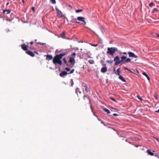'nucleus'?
I'll return each instance as SVG.
<instances>
[{"label":"nucleus","mask_w":159,"mask_h":159,"mask_svg":"<svg viewBox=\"0 0 159 159\" xmlns=\"http://www.w3.org/2000/svg\"><path fill=\"white\" fill-rule=\"evenodd\" d=\"M153 4L154 3L153 2H152L149 3V6L150 7H152L153 5Z\"/></svg>","instance_id":"nucleus-35"},{"label":"nucleus","mask_w":159,"mask_h":159,"mask_svg":"<svg viewBox=\"0 0 159 159\" xmlns=\"http://www.w3.org/2000/svg\"><path fill=\"white\" fill-rule=\"evenodd\" d=\"M9 4V2H7L6 4V5L7 6Z\"/></svg>","instance_id":"nucleus-49"},{"label":"nucleus","mask_w":159,"mask_h":159,"mask_svg":"<svg viewBox=\"0 0 159 159\" xmlns=\"http://www.w3.org/2000/svg\"><path fill=\"white\" fill-rule=\"evenodd\" d=\"M157 37H159V34H157Z\"/></svg>","instance_id":"nucleus-56"},{"label":"nucleus","mask_w":159,"mask_h":159,"mask_svg":"<svg viewBox=\"0 0 159 159\" xmlns=\"http://www.w3.org/2000/svg\"><path fill=\"white\" fill-rule=\"evenodd\" d=\"M120 68H118L116 70V72L117 73V74L118 75H120Z\"/></svg>","instance_id":"nucleus-21"},{"label":"nucleus","mask_w":159,"mask_h":159,"mask_svg":"<svg viewBox=\"0 0 159 159\" xmlns=\"http://www.w3.org/2000/svg\"><path fill=\"white\" fill-rule=\"evenodd\" d=\"M113 115L114 116H119V115L118 114L116 113H114L113 114Z\"/></svg>","instance_id":"nucleus-41"},{"label":"nucleus","mask_w":159,"mask_h":159,"mask_svg":"<svg viewBox=\"0 0 159 159\" xmlns=\"http://www.w3.org/2000/svg\"><path fill=\"white\" fill-rule=\"evenodd\" d=\"M85 90L86 91V92L87 93V92H88L89 91V89L88 88V87H86V88H85Z\"/></svg>","instance_id":"nucleus-36"},{"label":"nucleus","mask_w":159,"mask_h":159,"mask_svg":"<svg viewBox=\"0 0 159 159\" xmlns=\"http://www.w3.org/2000/svg\"><path fill=\"white\" fill-rule=\"evenodd\" d=\"M22 2H23V3H24V0H22Z\"/></svg>","instance_id":"nucleus-57"},{"label":"nucleus","mask_w":159,"mask_h":159,"mask_svg":"<svg viewBox=\"0 0 159 159\" xmlns=\"http://www.w3.org/2000/svg\"><path fill=\"white\" fill-rule=\"evenodd\" d=\"M156 112H159V109L158 110V111H157Z\"/></svg>","instance_id":"nucleus-54"},{"label":"nucleus","mask_w":159,"mask_h":159,"mask_svg":"<svg viewBox=\"0 0 159 159\" xmlns=\"http://www.w3.org/2000/svg\"><path fill=\"white\" fill-rule=\"evenodd\" d=\"M76 53L75 52H73L72 53V54H71V56H72L74 57H75V56L76 55Z\"/></svg>","instance_id":"nucleus-38"},{"label":"nucleus","mask_w":159,"mask_h":159,"mask_svg":"<svg viewBox=\"0 0 159 159\" xmlns=\"http://www.w3.org/2000/svg\"><path fill=\"white\" fill-rule=\"evenodd\" d=\"M103 110L105 112H107V113L108 114H110V111L109 110H108V109H107V108H103Z\"/></svg>","instance_id":"nucleus-19"},{"label":"nucleus","mask_w":159,"mask_h":159,"mask_svg":"<svg viewBox=\"0 0 159 159\" xmlns=\"http://www.w3.org/2000/svg\"><path fill=\"white\" fill-rule=\"evenodd\" d=\"M87 28L89 29L91 31H92L93 32L94 34H95V32L94 31H92L90 28H88V27H87Z\"/></svg>","instance_id":"nucleus-46"},{"label":"nucleus","mask_w":159,"mask_h":159,"mask_svg":"<svg viewBox=\"0 0 159 159\" xmlns=\"http://www.w3.org/2000/svg\"><path fill=\"white\" fill-rule=\"evenodd\" d=\"M26 52L28 54L32 57H34V53L30 51H28Z\"/></svg>","instance_id":"nucleus-11"},{"label":"nucleus","mask_w":159,"mask_h":159,"mask_svg":"<svg viewBox=\"0 0 159 159\" xmlns=\"http://www.w3.org/2000/svg\"><path fill=\"white\" fill-rule=\"evenodd\" d=\"M85 19V18L82 16H79L77 18V20L81 22L83 21V20H84Z\"/></svg>","instance_id":"nucleus-10"},{"label":"nucleus","mask_w":159,"mask_h":159,"mask_svg":"<svg viewBox=\"0 0 159 159\" xmlns=\"http://www.w3.org/2000/svg\"><path fill=\"white\" fill-rule=\"evenodd\" d=\"M69 62L70 63L72 64L73 65H74L75 63V60L74 58L72 57H70Z\"/></svg>","instance_id":"nucleus-9"},{"label":"nucleus","mask_w":159,"mask_h":159,"mask_svg":"<svg viewBox=\"0 0 159 159\" xmlns=\"http://www.w3.org/2000/svg\"><path fill=\"white\" fill-rule=\"evenodd\" d=\"M108 63H112L113 62V61L112 60H107L106 61Z\"/></svg>","instance_id":"nucleus-26"},{"label":"nucleus","mask_w":159,"mask_h":159,"mask_svg":"<svg viewBox=\"0 0 159 159\" xmlns=\"http://www.w3.org/2000/svg\"><path fill=\"white\" fill-rule=\"evenodd\" d=\"M156 140H157V141L159 142V139L157 138H156Z\"/></svg>","instance_id":"nucleus-51"},{"label":"nucleus","mask_w":159,"mask_h":159,"mask_svg":"<svg viewBox=\"0 0 159 159\" xmlns=\"http://www.w3.org/2000/svg\"><path fill=\"white\" fill-rule=\"evenodd\" d=\"M21 46L22 49L24 51H27L28 49V46L26 45L25 44H21Z\"/></svg>","instance_id":"nucleus-6"},{"label":"nucleus","mask_w":159,"mask_h":159,"mask_svg":"<svg viewBox=\"0 0 159 159\" xmlns=\"http://www.w3.org/2000/svg\"><path fill=\"white\" fill-rule=\"evenodd\" d=\"M114 72H115V73H116V70H115V69H114Z\"/></svg>","instance_id":"nucleus-52"},{"label":"nucleus","mask_w":159,"mask_h":159,"mask_svg":"<svg viewBox=\"0 0 159 159\" xmlns=\"http://www.w3.org/2000/svg\"><path fill=\"white\" fill-rule=\"evenodd\" d=\"M65 33L64 32H63L61 34V36H65Z\"/></svg>","instance_id":"nucleus-43"},{"label":"nucleus","mask_w":159,"mask_h":159,"mask_svg":"<svg viewBox=\"0 0 159 159\" xmlns=\"http://www.w3.org/2000/svg\"><path fill=\"white\" fill-rule=\"evenodd\" d=\"M107 70V67H103L101 68V72L102 73H105Z\"/></svg>","instance_id":"nucleus-13"},{"label":"nucleus","mask_w":159,"mask_h":159,"mask_svg":"<svg viewBox=\"0 0 159 159\" xmlns=\"http://www.w3.org/2000/svg\"><path fill=\"white\" fill-rule=\"evenodd\" d=\"M137 97L141 101L142 100V98L141 97H140L139 96L137 95Z\"/></svg>","instance_id":"nucleus-34"},{"label":"nucleus","mask_w":159,"mask_h":159,"mask_svg":"<svg viewBox=\"0 0 159 159\" xmlns=\"http://www.w3.org/2000/svg\"><path fill=\"white\" fill-rule=\"evenodd\" d=\"M119 79L123 82L126 81L125 80L124 78L121 75H120L119 77Z\"/></svg>","instance_id":"nucleus-15"},{"label":"nucleus","mask_w":159,"mask_h":159,"mask_svg":"<svg viewBox=\"0 0 159 159\" xmlns=\"http://www.w3.org/2000/svg\"><path fill=\"white\" fill-rule=\"evenodd\" d=\"M82 22L83 23V24H84V25H85L86 24V22L84 20H83V21H82Z\"/></svg>","instance_id":"nucleus-42"},{"label":"nucleus","mask_w":159,"mask_h":159,"mask_svg":"<svg viewBox=\"0 0 159 159\" xmlns=\"http://www.w3.org/2000/svg\"><path fill=\"white\" fill-rule=\"evenodd\" d=\"M76 18H72L71 20V22L72 23H76L77 24H79L80 23V22L79 21H76Z\"/></svg>","instance_id":"nucleus-12"},{"label":"nucleus","mask_w":159,"mask_h":159,"mask_svg":"<svg viewBox=\"0 0 159 159\" xmlns=\"http://www.w3.org/2000/svg\"><path fill=\"white\" fill-rule=\"evenodd\" d=\"M85 97H86V96H84V97H83V98H84V99H85Z\"/></svg>","instance_id":"nucleus-55"},{"label":"nucleus","mask_w":159,"mask_h":159,"mask_svg":"<svg viewBox=\"0 0 159 159\" xmlns=\"http://www.w3.org/2000/svg\"><path fill=\"white\" fill-rule=\"evenodd\" d=\"M50 2L53 4H55L56 3L55 0H50Z\"/></svg>","instance_id":"nucleus-27"},{"label":"nucleus","mask_w":159,"mask_h":159,"mask_svg":"<svg viewBox=\"0 0 159 159\" xmlns=\"http://www.w3.org/2000/svg\"><path fill=\"white\" fill-rule=\"evenodd\" d=\"M63 60L64 63L66 64V61L65 58H64L63 59Z\"/></svg>","instance_id":"nucleus-37"},{"label":"nucleus","mask_w":159,"mask_h":159,"mask_svg":"<svg viewBox=\"0 0 159 159\" xmlns=\"http://www.w3.org/2000/svg\"><path fill=\"white\" fill-rule=\"evenodd\" d=\"M128 53L129 54V57L134 58H138V57L137 55H135L134 53L132 52H129Z\"/></svg>","instance_id":"nucleus-4"},{"label":"nucleus","mask_w":159,"mask_h":159,"mask_svg":"<svg viewBox=\"0 0 159 159\" xmlns=\"http://www.w3.org/2000/svg\"><path fill=\"white\" fill-rule=\"evenodd\" d=\"M100 29L102 34H103L104 32L105 31V30L104 28H103V27H102V26H101L100 28Z\"/></svg>","instance_id":"nucleus-24"},{"label":"nucleus","mask_w":159,"mask_h":159,"mask_svg":"<svg viewBox=\"0 0 159 159\" xmlns=\"http://www.w3.org/2000/svg\"><path fill=\"white\" fill-rule=\"evenodd\" d=\"M154 97L156 99H158L157 95L156 94V93L154 94Z\"/></svg>","instance_id":"nucleus-33"},{"label":"nucleus","mask_w":159,"mask_h":159,"mask_svg":"<svg viewBox=\"0 0 159 159\" xmlns=\"http://www.w3.org/2000/svg\"><path fill=\"white\" fill-rule=\"evenodd\" d=\"M65 69L67 71H69L70 70V69L68 68H66Z\"/></svg>","instance_id":"nucleus-40"},{"label":"nucleus","mask_w":159,"mask_h":159,"mask_svg":"<svg viewBox=\"0 0 159 159\" xmlns=\"http://www.w3.org/2000/svg\"><path fill=\"white\" fill-rule=\"evenodd\" d=\"M38 44H40L42 45H44L46 44L45 43H42L41 42H38L37 43Z\"/></svg>","instance_id":"nucleus-31"},{"label":"nucleus","mask_w":159,"mask_h":159,"mask_svg":"<svg viewBox=\"0 0 159 159\" xmlns=\"http://www.w3.org/2000/svg\"><path fill=\"white\" fill-rule=\"evenodd\" d=\"M69 7H71V6L69 5Z\"/></svg>","instance_id":"nucleus-59"},{"label":"nucleus","mask_w":159,"mask_h":159,"mask_svg":"<svg viewBox=\"0 0 159 159\" xmlns=\"http://www.w3.org/2000/svg\"><path fill=\"white\" fill-rule=\"evenodd\" d=\"M66 54V53H63L56 55L53 59V63L55 65L58 64L59 65H61L62 64V62L61 60V59Z\"/></svg>","instance_id":"nucleus-1"},{"label":"nucleus","mask_w":159,"mask_h":159,"mask_svg":"<svg viewBox=\"0 0 159 159\" xmlns=\"http://www.w3.org/2000/svg\"><path fill=\"white\" fill-rule=\"evenodd\" d=\"M91 109L92 111V112H93V108H92V107H91Z\"/></svg>","instance_id":"nucleus-53"},{"label":"nucleus","mask_w":159,"mask_h":159,"mask_svg":"<svg viewBox=\"0 0 159 159\" xmlns=\"http://www.w3.org/2000/svg\"><path fill=\"white\" fill-rule=\"evenodd\" d=\"M32 10H33V11H34L35 10V7H32Z\"/></svg>","instance_id":"nucleus-47"},{"label":"nucleus","mask_w":159,"mask_h":159,"mask_svg":"<svg viewBox=\"0 0 159 159\" xmlns=\"http://www.w3.org/2000/svg\"><path fill=\"white\" fill-rule=\"evenodd\" d=\"M83 11V9H77L76 10L75 12L77 13H78L80 12H81L82 11Z\"/></svg>","instance_id":"nucleus-25"},{"label":"nucleus","mask_w":159,"mask_h":159,"mask_svg":"<svg viewBox=\"0 0 159 159\" xmlns=\"http://www.w3.org/2000/svg\"><path fill=\"white\" fill-rule=\"evenodd\" d=\"M74 69H73L72 70H71L70 71V72L69 73H68V74H72V73H73V72H74Z\"/></svg>","instance_id":"nucleus-32"},{"label":"nucleus","mask_w":159,"mask_h":159,"mask_svg":"<svg viewBox=\"0 0 159 159\" xmlns=\"http://www.w3.org/2000/svg\"><path fill=\"white\" fill-rule=\"evenodd\" d=\"M129 71L131 73H133V72L131 70H130V71Z\"/></svg>","instance_id":"nucleus-58"},{"label":"nucleus","mask_w":159,"mask_h":159,"mask_svg":"<svg viewBox=\"0 0 159 159\" xmlns=\"http://www.w3.org/2000/svg\"><path fill=\"white\" fill-rule=\"evenodd\" d=\"M107 50V53L113 56L118 49L116 47H111L108 48Z\"/></svg>","instance_id":"nucleus-2"},{"label":"nucleus","mask_w":159,"mask_h":159,"mask_svg":"<svg viewBox=\"0 0 159 159\" xmlns=\"http://www.w3.org/2000/svg\"><path fill=\"white\" fill-rule=\"evenodd\" d=\"M68 73L66 71H63L60 73L59 75L61 77H63L64 76L66 75Z\"/></svg>","instance_id":"nucleus-7"},{"label":"nucleus","mask_w":159,"mask_h":159,"mask_svg":"<svg viewBox=\"0 0 159 159\" xmlns=\"http://www.w3.org/2000/svg\"><path fill=\"white\" fill-rule=\"evenodd\" d=\"M123 54H124V55H127V53H126V52H123Z\"/></svg>","instance_id":"nucleus-48"},{"label":"nucleus","mask_w":159,"mask_h":159,"mask_svg":"<svg viewBox=\"0 0 159 159\" xmlns=\"http://www.w3.org/2000/svg\"><path fill=\"white\" fill-rule=\"evenodd\" d=\"M75 92L78 95V93H79L80 94L81 93V92L80 91L79 88H77L75 89Z\"/></svg>","instance_id":"nucleus-20"},{"label":"nucleus","mask_w":159,"mask_h":159,"mask_svg":"<svg viewBox=\"0 0 159 159\" xmlns=\"http://www.w3.org/2000/svg\"><path fill=\"white\" fill-rule=\"evenodd\" d=\"M47 59L51 60L52 58V57L51 55H47L46 56Z\"/></svg>","instance_id":"nucleus-16"},{"label":"nucleus","mask_w":159,"mask_h":159,"mask_svg":"<svg viewBox=\"0 0 159 159\" xmlns=\"http://www.w3.org/2000/svg\"><path fill=\"white\" fill-rule=\"evenodd\" d=\"M142 74L144 75V76H145L147 78V79H148V80H150V78H149V76L145 72H143V73H142Z\"/></svg>","instance_id":"nucleus-18"},{"label":"nucleus","mask_w":159,"mask_h":159,"mask_svg":"<svg viewBox=\"0 0 159 159\" xmlns=\"http://www.w3.org/2000/svg\"><path fill=\"white\" fill-rule=\"evenodd\" d=\"M70 82L71 83V86H73V85L74 84V82H73V80L72 79H71Z\"/></svg>","instance_id":"nucleus-29"},{"label":"nucleus","mask_w":159,"mask_h":159,"mask_svg":"<svg viewBox=\"0 0 159 159\" xmlns=\"http://www.w3.org/2000/svg\"><path fill=\"white\" fill-rule=\"evenodd\" d=\"M83 86L85 88L86 87H87V85L85 84H83Z\"/></svg>","instance_id":"nucleus-39"},{"label":"nucleus","mask_w":159,"mask_h":159,"mask_svg":"<svg viewBox=\"0 0 159 159\" xmlns=\"http://www.w3.org/2000/svg\"><path fill=\"white\" fill-rule=\"evenodd\" d=\"M92 46H94V47H96L98 46V45L97 44H92Z\"/></svg>","instance_id":"nucleus-45"},{"label":"nucleus","mask_w":159,"mask_h":159,"mask_svg":"<svg viewBox=\"0 0 159 159\" xmlns=\"http://www.w3.org/2000/svg\"><path fill=\"white\" fill-rule=\"evenodd\" d=\"M121 60H120L121 63L123 62L124 63L125 62V61L127 58L125 56H122L120 57Z\"/></svg>","instance_id":"nucleus-8"},{"label":"nucleus","mask_w":159,"mask_h":159,"mask_svg":"<svg viewBox=\"0 0 159 159\" xmlns=\"http://www.w3.org/2000/svg\"><path fill=\"white\" fill-rule=\"evenodd\" d=\"M124 69L126 70H129V71H130V70L129 69H128L126 67H125L124 68Z\"/></svg>","instance_id":"nucleus-44"},{"label":"nucleus","mask_w":159,"mask_h":159,"mask_svg":"<svg viewBox=\"0 0 159 159\" xmlns=\"http://www.w3.org/2000/svg\"><path fill=\"white\" fill-rule=\"evenodd\" d=\"M110 98L111 100H112L113 101L115 102H116V100L113 98H112V97H110Z\"/></svg>","instance_id":"nucleus-30"},{"label":"nucleus","mask_w":159,"mask_h":159,"mask_svg":"<svg viewBox=\"0 0 159 159\" xmlns=\"http://www.w3.org/2000/svg\"><path fill=\"white\" fill-rule=\"evenodd\" d=\"M33 42H30V44L31 45V44H33Z\"/></svg>","instance_id":"nucleus-50"},{"label":"nucleus","mask_w":159,"mask_h":159,"mask_svg":"<svg viewBox=\"0 0 159 159\" xmlns=\"http://www.w3.org/2000/svg\"><path fill=\"white\" fill-rule=\"evenodd\" d=\"M114 61L115 62V65H117L120 64V57L118 56H116L114 58Z\"/></svg>","instance_id":"nucleus-3"},{"label":"nucleus","mask_w":159,"mask_h":159,"mask_svg":"<svg viewBox=\"0 0 159 159\" xmlns=\"http://www.w3.org/2000/svg\"><path fill=\"white\" fill-rule=\"evenodd\" d=\"M147 152L151 156H153L154 155V153L152 152L151 151L149 150L148 149L147 150Z\"/></svg>","instance_id":"nucleus-17"},{"label":"nucleus","mask_w":159,"mask_h":159,"mask_svg":"<svg viewBox=\"0 0 159 159\" xmlns=\"http://www.w3.org/2000/svg\"><path fill=\"white\" fill-rule=\"evenodd\" d=\"M11 11L10 9H5L3 10V12L4 13H5L6 12L7 14H9L10 13Z\"/></svg>","instance_id":"nucleus-14"},{"label":"nucleus","mask_w":159,"mask_h":159,"mask_svg":"<svg viewBox=\"0 0 159 159\" xmlns=\"http://www.w3.org/2000/svg\"><path fill=\"white\" fill-rule=\"evenodd\" d=\"M56 10L57 11V13L59 16L60 17H62L64 16L62 15V12L61 11L59 10L57 8H56Z\"/></svg>","instance_id":"nucleus-5"},{"label":"nucleus","mask_w":159,"mask_h":159,"mask_svg":"<svg viewBox=\"0 0 159 159\" xmlns=\"http://www.w3.org/2000/svg\"><path fill=\"white\" fill-rule=\"evenodd\" d=\"M131 59L129 58H127L126 59V60L125 61V62L128 63L131 61Z\"/></svg>","instance_id":"nucleus-23"},{"label":"nucleus","mask_w":159,"mask_h":159,"mask_svg":"<svg viewBox=\"0 0 159 159\" xmlns=\"http://www.w3.org/2000/svg\"><path fill=\"white\" fill-rule=\"evenodd\" d=\"M89 63L90 64H93L94 63V61L93 60H89Z\"/></svg>","instance_id":"nucleus-22"},{"label":"nucleus","mask_w":159,"mask_h":159,"mask_svg":"<svg viewBox=\"0 0 159 159\" xmlns=\"http://www.w3.org/2000/svg\"><path fill=\"white\" fill-rule=\"evenodd\" d=\"M157 9L156 8H154L153 9V13H155L157 11Z\"/></svg>","instance_id":"nucleus-28"}]
</instances>
